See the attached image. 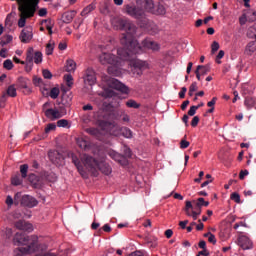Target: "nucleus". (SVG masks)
Returning <instances> with one entry per match:
<instances>
[{"label": "nucleus", "mask_w": 256, "mask_h": 256, "mask_svg": "<svg viewBox=\"0 0 256 256\" xmlns=\"http://www.w3.org/2000/svg\"><path fill=\"white\" fill-rule=\"evenodd\" d=\"M128 46L130 47L128 48L129 51H131L133 55H139L143 53V51H145L146 49H151L152 51H159V49H161L157 42L149 39L144 40L142 42V46H140L139 42L135 40V38H133L129 42Z\"/></svg>", "instance_id": "nucleus-6"}, {"label": "nucleus", "mask_w": 256, "mask_h": 256, "mask_svg": "<svg viewBox=\"0 0 256 256\" xmlns=\"http://www.w3.org/2000/svg\"><path fill=\"white\" fill-rule=\"evenodd\" d=\"M15 227L20 231H28V233H31V231H33V224L25 222L24 220H19L18 222H16Z\"/></svg>", "instance_id": "nucleus-20"}, {"label": "nucleus", "mask_w": 256, "mask_h": 256, "mask_svg": "<svg viewBox=\"0 0 256 256\" xmlns=\"http://www.w3.org/2000/svg\"><path fill=\"white\" fill-rule=\"evenodd\" d=\"M137 5L144 7L147 13H153L155 9V2H153V0H137Z\"/></svg>", "instance_id": "nucleus-19"}, {"label": "nucleus", "mask_w": 256, "mask_h": 256, "mask_svg": "<svg viewBox=\"0 0 256 256\" xmlns=\"http://www.w3.org/2000/svg\"><path fill=\"white\" fill-rule=\"evenodd\" d=\"M244 103L248 109H253V107L256 105V100L255 98L247 97Z\"/></svg>", "instance_id": "nucleus-31"}, {"label": "nucleus", "mask_w": 256, "mask_h": 256, "mask_svg": "<svg viewBox=\"0 0 256 256\" xmlns=\"http://www.w3.org/2000/svg\"><path fill=\"white\" fill-rule=\"evenodd\" d=\"M38 15H39V17H45L47 15V8H41L38 11Z\"/></svg>", "instance_id": "nucleus-55"}, {"label": "nucleus", "mask_w": 256, "mask_h": 256, "mask_svg": "<svg viewBox=\"0 0 256 256\" xmlns=\"http://www.w3.org/2000/svg\"><path fill=\"white\" fill-rule=\"evenodd\" d=\"M83 82L89 87H93L97 83V72L93 68H87L83 74Z\"/></svg>", "instance_id": "nucleus-12"}, {"label": "nucleus", "mask_w": 256, "mask_h": 256, "mask_svg": "<svg viewBox=\"0 0 256 256\" xmlns=\"http://www.w3.org/2000/svg\"><path fill=\"white\" fill-rule=\"evenodd\" d=\"M72 163H74L80 175H82V177L84 178H87V172H85V170L83 169V166L81 165V161H79V158H77L75 154H72Z\"/></svg>", "instance_id": "nucleus-22"}, {"label": "nucleus", "mask_w": 256, "mask_h": 256, "mask_svg": "<svg viewBox=\"0 0 256 256\" xmlns=\"http://www.w3.org/2000/svg\"><path fill=\"white\" fill-rule=\"evenodd\" d=\"M165 13H167V10L162 4L154 6V10H152V15H165Z\"/></svg>", "instance_id": "nucleus-25"}, {"label": "nucleus", "mask_w": 256, "mask_h": 256, "mask_svg": "<svg viewBox=\"0 0 256 256\" xmlns=\"http://www.w3.org/2000/svg\"><path fill=\"white\" fill-rule=\"evenodd\" d=\"M125 11L127 15L133 17L134 19H143V17H145V10L133 4H127L125 6Z\"/></svg>", "instance_id": "nucleus-11"}, {"label": "nucleus", "mask_w": 256, "mask_h": 256, "mask_svg": "<svg viewBox=\"0 0 256 256\" xmlns=\"http://www.w3.org/2000/svg\"><path fill=\"white\" fill-rule=\"evenodd\" d=\"M0 57H2L3 59H6V57H7V49L2 48L0 50Z\"/></svg>", "instance_id": "nucleus-61"}, {"label": "nucleus", "mask_w": 256, "mask_h": 256, "mask_svg": "<svg viewBox=\"0 0 256 256\" xmlns=\"http://www.w3.org/2000/svg\"><path fill=\"white\" fill-rule=\"evenodd\" d=\"M58 49H60V51H65V49H67V43L60 42L58 45Z\"/></svg>", "instance_id": "nucleus-58"}, {"label": "nucleus", "mask_w": 256, "mask_h": 256, "mask_svg": "<svg viewBox=\"0 0 256 256\" xmlns=\"http://www.w3.org/2000/svg\"><path fill=\"white\" fill-rule=\"evenodd\" d=\"M230 198L232 201H235V203H241V196L237 192H233Z\"/></svg>", "instance_id": "nucleus-38"}, {"label": "nucleus", "mask_w": 256, "mask_h": 256, "mask_svg": "<svg viewBox=\"0 0 256 256\" xmlns=\"http://www.w3.org/2000/svg\"><path fill=\"white\" fill-rule=\"evenodd\" d=\"M55 49V45L48 43L46 46V55H53V50Z\"/></svg>", "instance_id": "nucleus-40"}, {"label": "nucleus", "mask_w": 256, "mask_h": 256, "mask_svg": "<svg viewBox=\"0 0 256 256\" xmlns=\"http://www.w3.org/2000/svg\"><path fill=\"white\" fill-rule=\"evenodd\" d=\"M119 54V50H117V55ZM99 61L102 65H111L108 67L109 75H113L114 77H119L121 75V67H123L124 60L121 59V56L115 57V55L107 52H103L99 56Z\"/></svg>", "instance_id": "nucleus-5"}, {"label": "nucleus", "mask_w": 256, "mask_h": 256, "mask_svg": "<svg viewBox=\"0 0 256 256\" xmlns=\"http://www.w3.org/2000/svg\"><path fill=\"white\" fill-rule=\"evenodd\" d=\"M3 67L4 69H7V71H11V69H13V61L9 59L5 60L3 63Z\"/></svg>", "instance_id": "nucleus-37"}, {"label": "nucleus", "mask_w": 256, "mask_h": 256, "mask_svg": "<svg viewBox=\"0 0 256 256\" xmlns=\"http://www.w3.org/2000/svg\"><path fill=\"white\" fill-rule=\"evenodd\" d=\"M189 145H191V143H189V141L183 139L180 141V149H187V147H189Z\"/></svg>", "instance_id": "nucleus-47"}, {"label": "nucleus", "mask_w": 256, "mask_h": 256, "mask_svg": "<svg viewBox=\"0 0 256 256\" xmlns=\"http://www.w3.org/2000/svg\"><path fill=\"white\" fill-rule=\"evenodd\" d=\"M84 167L88 170V171H95L97 169V166L99 165V161H97V159L93 158V156H89L87 154H84L82 156L81 159Z\"/></svg>", "instance_id": "nucleus-13"}, {"label": "nucleus", "mask_w": 256, "mask_h": 256, "mask_svg": "<svg viewBox=\"0 0 256 256\" xmlns=\"http://www.w3.org/2000/svg\"><path fill=\"white\" fill-rule=\"evenodd\" d=\"M11 182H12V185H15L17 187L18 185H21V183H23V180L21 179V177H19V175H16L12 177Z\"/></svg>", "instance_id": "nucleus-36"}, {"label": "nucleus", "mask_w": 256, "mask_h": 256, "mask_svg": "<svg viewBox=\"0 0 256 256\" xmlns=\"http://www.w3.org/2000/svg\"><path fill=\"white\" fill-rule=\"evenodd\" d=\"M8 99H9V96L5 92H3L1 97H0V102L7 103Z\"/></svg>", "instance_id": "nucleus-54"}, {"label": "nucleus", "mask_w": 256, "mask_h": 256, "mask_svg": "<svg viewBox=\"0 0 256 256\" xmlns=\"http://www.w3.org/2000/svg\"><path fill=\"white\" fill-rule=\"evenodd\" d=\"M31 39H33V28L31 27L24 28L20 34V41L22 43H30Z\"/></svg>", "instance_id": "nucleus-17"}, {"label": "nucleus", "mask_w": 256, "mask_h": 256, "mask_svg": "<svg viewBox=\"0 0 256 256\" xmlns=\"http://www.w3.org/2000/svg\"><path fill=\"white\" fill-rule=\"evenodd\" d=\"M197 109H199V106H191L188 111V115L190 117H193V115H195L197 113Z\"/></svg>", "instance_id": "nucleus-45"}, {"label": "nucleus", "mask_w": 256, "mask_h": 256, "mask_svg": "<svg viewBox=\"0 0 256 256\" xmlns=\"http://www.w3.org/2000/svg\"><path fill=\"white\" fill-rule=\"evenodd\" d=\"M190 209H193V204H191V201H187L185 212H186V215H188V217H191V210Z\"/></svg>", "instance_id": "nucleus-41"}, {"label": "nucleus", "mask_w": 256, "mask_h": 256, "mask_svg": "<svg viewBox=\"0 0 256 256\" xmlns=\"http://www.w3.org/2000/svg\"><path fill=\"white\" fill-rule=\"evenodd\" d=\"M6 205H8V207H11V205H13V197H11L9 195L7 196Z\"/></svg>", "instance_id": "nucleus-59"}, {"label": "nucleus", "mask_w": 256, "mask_h": 256, "mask_svg": "<svg viewBox=\"0 0 256 256\" xmlns=\"http://www.w3.org/2000/svg\"><path fill=\"white\" fill-rule=\"evenodd\" d=\"M4 93L7 94L8 97H17V88H15V85H10Z\"/></svg>", "instance_id": "nucleus-29"}, {"label": "nucleus", "mask_w": 256, "mask_h": 256, "mask_svg": "<svg viewBox=\"0 0 256 256\" xmlns=\"http://www.w3.org/2000/svg\"><path fill=\"white\" fill-rule=\"evenodd\" d=\"M215 103H217V97L212 98L211 101L207 103L208 107H214Z\"/></svg>", "instance_id": "nucleus-62"}, {"label": "nucleus", "mask_w": 256, "mask_h": 256, "mask_svg": "<svg viewBox=\"0 0 256 256\" xmlns=\"http://www.w3.org/2000/svg\"><path fill=\"white\" fill-rule=\"evenodd\" d=\"M255 51H256L255 42H249L245 49L246 55H253Z\"/></svg>", "instance_id": "nucleus-30"}, {"label": "nucleus", "mask_w": 256, "mask_h": 256, "mask_svg": "<svg viewBox=\"0 0 256 256\" xmlns=\"http://www.w3.org/2000/svg\"><path fill=\"white\" fill-rule=\"evenodd\" d=\"M14 242L18 245H22L14 249L15 256L33 255V253H45L48 246L45 243H39V237L37 235L25 236L23 234L16 233Z\"/></svg>", "instance_id": "nucleus-1"}, {"label": "nucleus", "mask_w": 256, "mask_h": 256, "mask_svg": "<svg viewBox=\"0 0 256 256\" xmlns=\"http://www.w3.org/2000/svg\"><path fill=\"white\" fill-rule=\"evenodd\" d=\"M96 169H99L103 175H111V173H113V168H111V165L105 162V160L98 161V166Z\"/></svg>", "instance_id": "nucleus-18"}, {"label": "nucleus", "mask_w": 256, "mask_h": 256, "mask_svg": "<svg viewBox=\"0 0 256 256\" xmlns=\"http://www.w3.org/2000/svg\"><path fill=\"white\" fill-rule=\"evenodd\" d=\"M223 57H225V51L220 50L218 55L216 56V63H218V65H221L220 59H223Z\"/></svg>", "instance_id": "nucleus-43"}, {"label": "nucleus", "mask_w": 256, "mask_h": 256, "mask_svg": "<svg viewBox=\"0 0 256 256\" xmlns=\"http://www.w3.org/2000/svg\"><path fill=\"white\" fill-rule=\"evenodd\" d=\"M42 75H43L44 79H53V74L48 69H44L42 71Z\"/></svg>", "instance_id": "nucleus-42"}, {"label": "nucleus", "mask_w": 256, "mask_h": 256, "mask_svg": "<svg viewBox=\"0 0 256 256\" xmlns=\"http://www.w3.org/2000/svg\"><path fill=\"white\" fill-rule=\"evenodd\" d=\"M103 81L110 87L111 89H115L116 91H120V93H124L125 95L129 94V87L123 84L121 81L111 78L108 76L103 77Z\"/></svg>", "instance_id": "nucleus-10"}, {"label": "nucleus", "mask_w": 256, "mask_h": 256, "mask_svg": "<svg viewBox=\"0 0 256 256\" xmlns=\"http://www.w3.org/2000/svg\"><path fill=\"white\" fill-rule=\"evenodd\" d=\"M192 127H197L199 125V116H194L192 121H191Z\"/></svg>", "instance_id": "nucleus-48"}, {"label": "nucleus", "mask_w": 256, "mask_h": 256, "mask_svg": "<svg viewBox=\"0 0 256 256\" xmlns=\"http://www.w3.org/2000/svg\"><path fill=\"white\" fill-rule=\"evenodd\" d=\"M76 143H77L78 147H80V149H82L83 151H89V149L91 147L89 145V142L87 140H84L83 138H77Z\"/></svg>", "instance_id": "nucleus-24"}, {"label": "nucleus", "mask_w": 256, "mask_h": 256, "mask_svg": "<svg viewBox=\"0 0 256 256\" xmlns=\"http://www.w3.org/2000/svg\"><path fill=\"white\" fill-rule=\"evenodd\" d=\"M21 205L32 209V207H37V205H39V201H37L35 197L31 195H24L21 199Z\"/></svg>", "instance_id": "nucleus-16"}, {"label": "nucleus", "mask_w": 256, "mask_h": 256, "mask_svg": "<svg viewBox=\"0 0 256 256\" xmlns=\"http://www.w3.org/2000/svg\"><path fill=\"white\" fill-rule=\"evenodd\" d=\"M129 256H145V254L142 251L137 250L130 253Z\"/></svg>", "instance_id": "nucleus-56"}, {"label": "nucleus", "mask_w": 256, "mask_h": 256, "mask_svg": "<svg viewBox=\"0 0 256 256\" xmlns=\"http://www.w3.org/2000/svg\"><path fill=\"white\" fill-rule=\"evenodd\" d=\"M129 49H131L129 45L124 46L123 48H119L118 55L120 59L124 61V63L125 61H129L131 71L134 73V75H138L139 77H141V75H143V71H147V69H149V62L134 58L133 55L136 54H133V52Z\"/></svg>", "instance_id": "nucleus-2"}, {"label": "nucleus", "mask_w": 256, "mask_h": 256, "mask_svg": "<svg viewBox=\"0 0 256 256\" xmlns=\"http://www.w3.org/2000/svg\"><path fill=\"white\" fill-rule=\"evenodd\" d=\"M67 125H69V121H67L65 119H61V120L57 121L58 127H67Z\"/></svg>", "instance_id": "nucleus-46"}, {"label": "nucleus", "mask_w": 256, "mask_h": 256, "mask_svg": "<svg viewBox=\"0 0 256 256\" xmlns=\"http://www.w3.org/2000/svg\"><path fill=\"white\" fill-rule=\"evenodd\" d=\"M109 157L122 165L123 167H126V165H129V160H127V157H131V148L124 147V155L119 154L115 150H109L108 151Z\"/></svg>", "instance_id": "nucleus-9"}, {"label": "nucleus", "mask_w": 256, "mask_h": 256, "mask_svg": "<svg viewBox=\"0 0 256 256\" xmlns=\"http://www.w3.org/2000/svg\"><path fill=\"white\" fill-rule=\"evenodd\" d=\"M205 203V199L204 198H198V202L196 204L197 207H203Z\"/></svg>", "instance_id": "nucleus-63"}, {"label": "nucleus", "mask_w": 256, "mask_h": 256, "mask_svg": "<svg viewBox=\"0 0 256 256\" xmlns=\"http://www.w3.org/2000/svg\"><path fill=\"white\" fill-rule=\"evenodd\" d=\"M197 256H209V251H207V249H204L200 251Z\"/></svg>", "instance_id": "nucleus-64"}, {"label": "nucleus", "mask_w": 256, "mask_h": 256, "mask_svg": "<svg viewBox=\"0 0 256 256\" xmlns=\"http://www.w3.org/2000/svg\"><path fill=\"white\" fill-rule=\"evenodd\" d=\"M61 93V91L59 90V88L54 87L50 90V97L51 99H57V97H59V94Z\"/></svg>", "instance_id": "nucleus-34"}, {"label": "nucleus", "mask_w": 256, "mask_h": 256, "mask_svg": "<svg viewBox=\"0 0 256 256\" xmlns=\"http://www.w3.org/2000/svg\"><path fill=\"white\" fill-rule=\"evenodd\" d=\"M33 63L36 65L43 63V53H41V51H35L33 47H30L26 52V67L29 69V71L33 69Z\"/></svg>", "instance_id": "nucleus-8"}, {"label": "nucleus", "mask_w": 256, "mask_h": 256, "mask_svg": "<svg viewBox=\"0 0 256 256\" xmlns=\"http://www.w3.org/2000/svg\"><path fill=\"white\" fill-rule=\"evenodd\" d=\"M165 236L167 239H171V237H173V230H171V229L166 230Z\"/></svg>", "instance_id": "nucleus-60"}, {"label": "nucleus", "mask_w": 256, "mask_h": 256, "mask_svg": "<svg viewBox=\"0 0 256 256\" xmlns=\"http://www.w3.org/2000/svg\"><path fill=\"white\" fill-rule=\"evenodd\" d=\"M217 51H219V42L214 41L211 45V52L217 53Z\"/></svg>", "instance_id": "nucleus-44"}, {"label": "nucleus", "mask_w": 256, "mask_h": 256, "mask_svg": "<svg viewBox=\"0 0 256 256\" xmlns=\"http://www.w3.org/2000/svg\"><path fill=\"white\" fill-rule=\"evenodd\" d=\"M57 129V125L55 123H50L45 128V133H51V131H55Z\"/></svg>", "instance_id": "nucleus-39"}, {"label": "nucleus", "mask_w": 256, "mask_h": 256, "mask_svg": "<svg viewBox=\"0 0 256 256\" xmlns=\"http://www.w3.org/2000/svg\"><path fill=\"white\" fill-rule=\"evenodd\" d=\"M115 130H112L111 133L112 135H114L115 137L121 135H123V137H125L126 139H131V137H133V132L131 131V129L125 127V128H120L119 125L114 124L113 125Z\"/></svg>", "instance_id": "nucleus-14"}, {"label": "nucleus", "mask_w": 256, "mask_h": 256, "mask_svg": "<svg viewBox=\"0 0 256 256\" xmlns=\"http://www.w3.org/2000/svg\"><path fill=\"white\" fill-rule=\"evenodd\" d=\"M51 106L50 102H46L43 104V111L45 117L50 119V121H57V119H61V117H65L67 115V110L64 107L57 108H48Z\"/></svg>", "instance_id": "nucleus-7"}, {"label": "nucleus", "mask_w": 256, "mask_h": 256, "mask_svg": "<svg viewBox=\"0 0 256 256\" xmlns=\"http://www.w3.org/2000/svg\"><path fill=\"white\" fill-rule=\"evenodd\" d=\"M126 107H129L130 109H139L141 105L137 103V101L130 99L126 102Z\"/></svg>", "instance_id": "nucleus-32"}, {"label": "nucleus", "mask_w": 256, "mask_h": 256, "mask_svg": "<svg viewBox=\"0 0 256 256\" xmlns=\"http://www.w3.org/2000/svg\"><path fill=\"white\" fill-rule=\"evenodd\" d=\"M197 89H199V87L197 86V82H193V83L190 85L189 90H190V91H193V92L195 93V91H197Z\"/></svg>", "instance_id": "nucleus-57"}, {"label": "nucleus", "mask_w": 256, "mask_h": 256, "mask_svg": "<svg viewBox=\"0 0 256 256\" xmlns=\"http://www.w3.org/2000/svg\"><path fill=\"white\" fill-rule=\"evenodd\" d=\"M20 11V19L18 20V27L23 28L27 23L29 17L35 15V11L39 9V0H16Z\"/></svg>", "instance_id": "nucleus-4"}, {"label": "nucleus", "mask_w": 256, "mask_h": 256, "mask_svg": "<svg viewBox=\"0 0 256 256\" xmlns=\"http://www.w3.org/2000/svg\"><path fill=\"white\" fill-rule=\"evenodd\" d=\"M247 175H249V171L248 170H242L239 174V179L243 180V179H245V177H247Z\"/></svg>", "instance_id": "nucleus-51"}, {"label": "nucleus", "mask_w": 256, "mask_h": 256, "mask_svg": "<svg viewBox=\"0 0 256 256\" xmlns=\"http://www.w3.org/2000/svg\"><path fill=\"white\" fill-rule=\"evenodd\" d=\"M33 83L34 85H41V83H43V78L35 76L33 78Z\"/></svg>", "instance_id": "nucleus-49"}, {"label": "nucleus", "mask_w": 256, "mask_h": 256, "mask_svg": "<svg viewBox=\"0 0 256 256\" xmlns=\"http://www.w3.org/2000/svg\"><path fill=\"white\" fill-rule=\"evenodd\" d=\"M48 157L54 165H63V161H64L63 154L59 153V151L57 150L49 151Z\"/></svg>", "instance_id": "nucleus-15"}, {"label": "nucleus", "mask_w": 256, "mask_h": 256, "mask_svg": "<svg viewBox=\"0 0 256 256\" xmlns=\"http://www.w3.org/2000/svg\"><path fill=\"white\" fill-rule=\"evenodd\" d=\"M111 24L116 31H126V33L122 34L120 43L123 47H127L129 42L135 37V33H137V26L131 23V21L121 17H113Z\"/></svg>", "instance_id": "nucleus-3"}, {"label": "nucleus", "mask_w": 256, "mask_h": 256, "mask_svg": "<svg viewBox=\"0 0 256 256\" xmlns=\"http://www.w3.org/2000/svg\"><path fill=\"white\" fill-rule=\"evenodd\" d=\"M28 171H29V165L24 164V165L20 166V173H21L22 179H26L27 178Z\"/></svg>", "instance_id": "nucleus-33"}, {"label": "nucleus", "mask_w": 256, "mask_h": 256, "mask_svg": "<svg viewBox=\"0 0 256 256\" xmlns=\"http://www.w3.org/2000/svg\"><path fill=\"white\" fill-rule=\"evenodd\" d=\"M185 93H187V87H182L181 91L179 92L180 99H185Z\"/></svg>", "instance_id": "nucleus-52"}, {"label": "nucleus", "mask_w": 256, "mask_h": 256, "mask_svg": "<svg viewBox=\"0 0 256 256\" xmlns=\"http://www.w3.org/2000/svg\"><path fill=\"white\" fill-rule=\"evenodd\" d=\"M92 11H95V4H89L88 6H86L82 10L81 16L82 17H87L89 15V13H91Z\"/></svg>", "instance_id": "nucleus-28"}, {"label": "nucleus", "mask_w": 256, "mask_h": 256, "mask_svg": "<svg viewBox=\"0 0 256 256\" xmlns=\"http://www.w3.org/2000/svg\"><path fill=\"white\" fill-rule=\"evenodd\" d=\"M75 15H77V11H75V10L65 12L62 15L63 23H67V24L71 23L73 21V19H75Z\"/></svg>", "instance_id": "nucleus-23"}, {"label": "nucleus", "mask_w": 256, "mask_h": 256, "mask_svg": "<svg viewBox=\"0 0 256 256\" xmlns=\"http://www.w3.org/2000/svg\"><path fill=\"white\" fill-rule=\"evenodd\" d=\"M5 235L6 239H11V237L13 236V230L11 228H6Z\"/></svg>", "instance_id": "nucleus-50"}, {"label": "nucleus", "mask_w": 256, "mask_h": 256, "mask_svg": "<svg viewBox=\"0 0 256 256\" xmlns=\"http://www.w3.org/2000/svg\"><path fill=\"white\" fill-rule=\"evenodd\" d=\"M64 81H66L67 87H73V76L71 74L64 75Z\"/></svg>", "instance_id": "nucleus-35"}, {"label": "nucleus", "mask_w": 256, "mask_h": 256, "mask_svg": "<svg viewBox=\"0 0 256 256\" xmlns=\"http://www.w3.org/2000/svg\"><path fill=\"white\" fill-rule=\"evenodd\" d=\"M75 69H77V63H75L73 60H67L66 71L68 73H73L75 72Z\"/></svg>", "instance_id": "nucleus-26"}, {"label": "nucleus", "mask_w": 256, "mask_h": 256, "mask_svg": "<svg viewBox=\"0 0 256 256\" xmlns=\"http://www.w3.org/2000/svg\"><path fill=\"white\" fill-rule=\"evenodd\" d=\"M196 71H199L200 75L204 76L211 71V66L209 65H198Z\"/></svg>", "instance_id": "nucleus-27"}, {"label": "nucleus", "mask_w": 256, "mask_h": 256, "mask_svg": "<svg viewBox=\"0 0 256 256\" xmlns=\"http://www.w3.org/2000/svg\"><path fill=\"white\" fill-rule=\"evenodd\" d=\"M208 241L209 243H212V245H215V243H217V238H215L214 234H210L208 237Z\"/></svg>", "instance_id": "nucleus-53"}, {"label": "nucleus", "mask_w": 256, "mask_h": 256, "mask_svg": "<svg viewBox=\"0 0 256 256\" xmlns=\"http://www.w3.org/2000/svg\"><path fill=\"white\" fill-rule=\"evenodd\" d=\"M238 243H239L240 247H242V249H244V250L253 249V242L247 236H241L238 239Z\"/></svg>", "instance_id": "nucleus-21"}]
</instances>
